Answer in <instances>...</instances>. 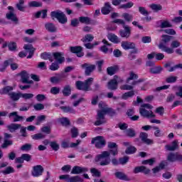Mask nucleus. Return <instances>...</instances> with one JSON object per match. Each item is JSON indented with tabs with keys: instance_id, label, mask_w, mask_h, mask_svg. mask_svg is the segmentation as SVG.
I'll return each instance as SVG.
<instances>
[{
	"instance_id": "1",
	"label": "nucleus",
	"mask_w": 182,
	"mask_h": 182,
	"mask_svg": "<svg viewBox=\"0 0 182 182\" xmlns=\"http://www.w3.org/2000/svg\"><path fill=\"white\" fill-rule=\"evenodd\" d=\"M108 151H103L101 154H97L95 158V163L102 166H109L112 162L110 156H117L119 154V146L116 142H108Z\"/></svg>"
},
{
	"instance_id": "2",
	"label": "nucleus",
	"mask_w": 182,
	"mask_h": 182,
	"mask_svg": "<svg viewBox=\"0 0 182 182\" xmlns=\"http://www.w3.org/2000/svg\"><path fill=\"white\" fill-rule=\"evenodd\" d=\"M99 109L97 112L96 121L95 122V126H102V124H106V114L110 116V117H114L117 114L116 109L110 107H103V103L100 102L98 105Z\"/></svg>"
},
{
	"instance_id": "3",
	"label": "nucleus",
	"mask_w": 182,
	"mask_h": 182,
	"mask_svg": "<svg viewBox=\"0 0 182 182\" xmlns=\"http://www.w3.org/2000/svg\"><path fill=\"white\" fill-rule=\"evenodd\" d=\"M93 83V77H89L84 82L77 80L75 82V87L77 90H82V92H89L92 90L90 86Z\"/></svg>"
},
{
	"instance_id": "4",
	"label": "nucleus",
	"mask_w": 182,
	"mask_h": 182,
	"mask_svg": "<svg viewBox=\"0 0 182 182\" xmlns=\"http://www.w3.org/2000/svg\"><path fill=\"white\" fill-rule=\"evenodd\" d=\"M181 46V43L180 41L175 40L171 43V48L166 46L163 43H160L159 48L162 50V52H166L168 55H171L174 53V49L180 48Z\"/></svg>"
},
{
	"instance_id": "5",
	"label": "nucleus",
	"mask_w": 182,
	"mask_h": 182,
	"mask_svg": "<svg viewBox=\"0 0 182 182\" xmlns=\"http://www.w3.org/2000/svg\"><path fill=\"white\" fill-rule=\"evenodd\" d=\"M50 17L52 19H57L59 23H61L62 25H65V23L68 22L66 14L60 10L51 11Z\"/></svg>"
},
{
	"instance_id": "6",
	"label": "nucleus",
	"mask_w": 182,
	"mask_h": 182,
	"mask_svg": "<svg viewBox=\"0 0 182 182\" xmlns=\"http://www.w3.org/2000/svg\"><path fill=\"white\" fill-rule=\"evenodd\" d=\"M91 144H95L96 149H103L106 146V139L103 136H97L92 139Z\"/></svg>"
},
{
	"instance_id": "7",
	"label": "nucleus",
	"mask_w": 182,
	"mask_h": 182,
	"mask_svg": "<svg viewBox=\"0 0 182 182\" xmlns=\"http://www.w3.org/2000/svg\"><path fill=\"white\" fill-rule=\"evenodd\" d=\"M123 29H120L119 31V35L122 38H124L125 39H129L132 36V27L129 26H123Z\"/></svg>"
},
{
	"instance_id": "8",
	"label": "nucleus",
	"mask_w": 182,
	"mask_h": 182,
	"mask_svg": "<svg viewBox=\"0 0 182 182\" xmlns=\"http://www.w3.org/2000/svg\"><path fill=\"white\" fill-rule=\"evenodd\" d=\"M119 77L117 75H114V78L110 80L107 83V88L109 90H117V86L119 85V82H123V80H120L117 81Z\"/></svg>"
},
{
	"instance_id": "9",
	"label": "nucleus",
	"mask_w": 182,
	"mask_h": 182,
	"mask_svg": "<svg viewBox=\"0 0 182 182\" xmlns=\"http://www.w3.org/2000/svg\"><path fill=\"white\" fill-rule=\"evenodd\" d=\"M9 65L11 66V70H16V69H18V64L12 63V58H10L9 60H6L4 62L2 68H0V72H5V70H6V68H8Z\"/></svg>"
},
{
	"instance_id": "10",
	"label": "nucleus",
	"mask_w": 182,
	"mask_h": 182,
	"mask_svg": "<svg viewBox=\"0 0 182 182\" xmlns=\"http://www.w3.org/2000/svg\"><path fill=\"white\" fill-rule=\"evenodd\" d=\"M167 161L169 163H174L176 161H182V155L178 152H170L167 156Z\"/></svg>"
},
{
	"instance_id": "11",
	"label": "nucleus",
	"mask_w": 182,
	"mask_h": 182,
	"mask_svg": "<svg viewBox=\"0 0 182 182\" xmlns=\"http://www.w3.org/2000/svg\"><path fill=\"white\" fill-rule=\"evenodd\" d=\"M43 171H45V169L41 165L34 166L31 170V176L33 177H41L43 174Z\"/></svg>"
},
{
	"instance_id": "12",
	"label": "nucleus",
	"mask_w": 182,
	"mask_h": 182,
	"mask_svg": "<svg viewBox=\"0 0 182 182\" xmlns=\"http://www.w3.org/2000/svg\"><path fill=\"white\" fill-rule=\"evenodd\" d=\"M82 69H85V76H90L92 75V73L96 69V65H90L87 63H85L82 65H81Z\"/></svg>"
},
{
	"instance_id": "13",
	"label": "nucleus",
	"mask_w": 182,
	"mask_h": 182,
	"mask_svg": "<svg viewBox=\"0 0 182 182\" xmlns=\"http://www.w3.org/2000/svg\"><path fill=\"white\" fill-rule=\"evenodd\" d=\"M70 50L71 53H75L77 58H82V56L85 55V53H83V48L82 46H71L70 47Z\"/></svg>"
},
{
	"instance_id": "14",
	"label": "nucleus",
	"mask_w": 182,
	"mask_h": 182,
	"mask_svg": "<svg viewBox=\"0 0 182 182\" xmlns=\"http://www.w3.org/2000/svg\"><path fill=\"white\" fill-rule=\"evenodd\" d=\"M139 114L142 117L146 119H151L153 117H156V115L153 114V111L151 110H146V108L140 107L139 108Z\"/></svg>"
},
{
	"instance_id": "15",
	"label": "nucleus",
	"mask_w": 182,
	"mask_h": 182,
	"mask_svg": "<svg viewBox=\"0 0 182 182\" xmlns=\"http://www.w3.org/2000/svg\"><path fill=\"white\" fill-rule=\"evenodd\" d=\"M53 56L55 59V60H56L57 63H58L59 65H62V63H63V62H65V53H62V52H55L53 53Z\"/></svg>"
},
{
	"instance_id": "16",
	"label": "nucleus",
	"mask_w": 182,
	"mask_h": 182,
	"mask_svg": "<svg viewBox=\"0 0 182 182\" xmlns=\"http://www.w3.org/2000/svg\"><path fill=\"white\" fill-rule=\"evenodd\" d=\"M87 171L89 169L86 167L75 166L71 171V174H82V173H87Z\"/></svg>"
},
{
	"instance_id": "17",
	"label": "nucleus",
	"mask_w": 182,
	"mask_h": 182,
	"mask_svg": "<svg viewBox=\"0 0 182 182\" xmlns=\"http://www.w3.org/2000/svg\"><path fill=\"white\" fill-rule=\"evenodd\" d=\"M166 150L168 151H176V150H178V140L175 139L171 142V145L166 144L165 146Z\"/></svg>"
},
{
	"instance_id": "18",
	"label": "nucleus",
	"mask_w": 182,
	"mask_h": 182,
	"mask_svg": "<svg viewBox=\"0 0 182 182\" xmlns=\"http://www.w3.org/2000/svg\"><path fill=\"white\" fill-rule=\"evenodd\" d=\"M113 7H112V4L109 2H106L104 4V6L101 9V13L102 15H109L110 12H112Z\"/></svg>"
},
{
	"instance_id": "19",
	"label": "nucleus",
	"mask_w": 182,
	"mask_h": 182,
	"mask_svg": "<svg viewBox=\"0 0 182 182\" xmlns=\"http://www.w3.org/2000/svg\"><path fill=\"white\" fill-rule=\"evenodd\" d=\"M134 174H139V173H144L146 176L150 174V169L144 166H136L134 169Z\"/></svg>"
},
{
	"instance_id": "20",
	"label": "nucleus",
	"mask_w": 182,
	"mask_h": 182,
	"mask_svg": "<svg viewBox=\"0 0 182 182\" xmlns=\"http://www.w3.org/2000/svg\"><path fill=\"white\" fill-rule=\"evenodd\" d=\"M63 79H65L64 75L56 74V76L50 77V82L52 83V85H58V83H60Z\"/></svg>"
},
{
	"instance_id": "21",
	"label": "nucleus",
	"mask_w": 182,
	"mask_h": 182,
	"mask_svg": "<svg viewBox=\"0 0 182 182\" xmlns=\"http://www.w3.org/2000/svg\"><path fill=\"white\" fill-rule=\"evenodd\" d=\"M147 137H149V135L146 132H141L139 134V138L143 143H145V144H152L153 140L148 139Z\"/></svg>"
},
{
	"instance_id": "22",
	"label": "nucleus",
	"mask_w": 182,
	"mask_h": 182,
	"mask_svg": "<svg viewBox=\"0 0 182 182\" xmlns=\"http://www.w3.org/2000/svg\"><path fill=\"white\" fill-rule=\"evenodd\" d=\"M114 176L116 178H118V180H122L123 181H130L129 176H127L126 173L122 171L115 172Z\"/></svg>"
},
{
	"instance_id": "23",
	"label": "nucleus",
	"mask_w": 182,
	"mask_h": 182,
	"mask_svg": "<svg viewBox=\"0 0 182 182\" xmlns=\"http://www.w3.org/2000/svg\"><path fill=\"white\" fill-rule=\"evenodd\" d=\"M21 77L22 83H28V85H31L33 83V80H29L28 77V73L26 70H23L20 73Z\"/></svg>"
},
{
	"instance_id": "24",
	"label": "nucleus",
	"mask_w": 182,
	"mask_h": 182,
	"mask_svg": "<svg viewBox=\"0 0 182 182\" xmlns=\"http://www.w3.org/2000/svg\"><path fill=\"white\" fill-rule=\"evenodd\" d=\"M8 46L9 50H11V52H14V50H16V43L15 42H11L8 44L7 42H4L2 45V49H5Z\"/></svg>"
},
{
	"instance_id": "25",
	"label": "nucleus",
	"mask_w": 182,
	"mask_h": 182,
	"mask_svg": "<svg viewBox=\"0 0 182 182\" xmlns=\"http://www.w3.org/2000/svg\"><path fill=\"white\" fill-rule=\"evenodd\" d=\"M34 16L36 19H39L41 16L42 19H46V18L48 17V10L43 9V10L38 11L35 14Z\"/></svg>"
},
{
	"instance_id": "26",
	"label": "nucleus",
	"mask_w": 182,
	"mask_h": 182,
	"mask_svg": "<svg viewBox=\"0 0 182 182\" xmlns=\"http://www.w3.org/2000/svg\"><path fill=\"white\" fill-rule=\"evenodd\" d=\"M119 69L120 68L117 65L110 66L107 68V73L109 76H113V75H114L117 72H119Z\"/></svg>"
},
{
	"instance_id": "27",
	"label": "nucleus",
	"mask_w": 182,
	"mask_h": 182,
	"mask_svg": "<svg viewBox=\"0 0 182 182\" xmlns=\"http://www.w3.org/2000/svg\"><path fill=\"white\" fill-rule=\"evenodd\" d=\"M45 28L48 32H50L51 33H55L56 32L57 28L53 23L48 22L45 23Z\"/></svg>"
},
{
	"instance_id": "28",
	"label": "nucleus",
	"mask_w": 182,
	"mask_h": 182,
	"mask_svg": "<svg viewBox=\"0 0 182 182\" xmlns=\"http://www.w3.org/2000/svg\"><path fill=\"white\" fill-rule=\"evenodd\" d=\"M9 119H11V117H14L13 121L14 122H21V121L23 120V117L19 116L18 114V112H13L9 113Z\"/></svg>"
},
{
	"instance_id": "29",
	"label": "nucleus",
	"mask_w": 182,
	"mask_h": 182,
	"mask_svg": "<svg viewBox=\"0 0 182 182\" xmlns=\"http://www.w3.org/2000/svg\"><path fill=\"white\" fill-rule=\"evenodd\" d=\"M6 18L9 19V21H12V22H15L18 23L19 22V19L16 17V14H14L12 11H9L6 14Z\"/></svg>"
},
{
	"instance_id": "30",
	"label": "nucleus",
	"mask_w": 182,
	"mask_h": 182,
	"mask_svg": "<svg viewBox=\"0 0 182 182\" xmlns=\"http://www.w3.org/2000/svg\"><path fill=\"white\" fill-rule=\"evenodd\" d=\"M23 49L26 50H29V54L27 56V59H32L33 57V54L35 53V48L32 46H29L28 44L24 45Z\"/></svg>"
},
{
	"instance_id": "31",
	"label": "nucleus",
	"mask_w": 182,
	"mask_h": 182,
	"mask_svg": "<svg viewBox=\"0 0 182 182\" xmlns=\"http://www.w3.org/2000/svg\"><path fill=\"white\" fill-rule=\"evenodd\" d=\"M41 59L43 60H49L50 62H53V55L50 53L44 52L41 54Z\"/></svg>"
},
{
	"instance_id": "32",
	"label": "nucleus",
	"mask_w": 182,
	"mask_h": 182,
	"mask_svg": "<svg viewBox=\"0 0 182 182\" xmlns=\"http://www.w3.org/2000/svg\"><path fill=\"white\" fill-rule=\"evenodd\" d=\"M163 72V67L161 66H154L149 69V73L152 75H160Z\"/></svg>"
},
{
	"instance_id": "33",
	"label": "nucleus",
	"mask_w": 182,
	"mask_h": 182,
	"mask_svg": "<svg viewBox=\"0 0 182 182\" xmlns=\"http://www.w3.org/2000/svg\"><path fill=\"white\" fill-rule=\"evenodd\" d=\"M9 96L14 102H18V100L21 97V92H12L9 93Z\"/></svg>"
},
{
	"instance_id": "34",
	"label": "nucleus",
	"mask_w": 182,
	"mask_h": 182,
	"mask_svg": "<svg viewBox=\"0 0 182 182\" xmlns=\"http://www.w3.org/2000/svg\"><path fill=\"white\" fill-rule=\"evenodd\" d=\"M60 109L64 112V113H71L72 114H76V110L72 107L69 106H61Z\"/></svg>"
},
{
	"instance_id": "35",
	"label": "nucleus",
	"mask_w": 182,
	"mask_h": 182,
	"mask_svg": "<svg viewBox=\"0 0 182 182\" xmlns=\"http://www.w3.org/2000/svg\"><path fill=\"white\" fill-rule=\"evenodd\" d=\"M107 39L112 42V43H120V38L114 33L108 34Z\"/></svg>"
},
{
	"instance_id": "36",
	"label": "nucleus",
	"mask_w": 182,
	"mask_h": 182,
	"mask_svg": "<svg viewBox=\"0 0 182 182\" xmlns=\"http://www.w3.org/2000/svg\"><path fill=\"white\" fill-rule=\"evenodd\" d=\"M62 93L65 97L70 96V95H72V88L70 87V85H65L62 90Z\"/></svg>"
},
{
	"instance_id": "37",
	"label": "nucleus",
	"mask_w": 182,
	"mask_h": 182,
	"mask_svg": "<svg viewBox=\"0 0 182 182\" xmlns=\"http://www.w3.org/2000/svg\"><path fill=\"white\" fill-rule=\"evenodd\" d=\"M166 167V164H164V161H162L158 166L154 167L152 168V171L154 174H156V173H159L161 170H164Z\"/></svg>"
},
{
	"instance_id": "38",
	"label": "nucleus",
	"mask_w": 182,
	"mask_h": 182,
	"mask_svg": "<svg viewBox=\"0 0 182 182\" xmlns=\"http://www.w3.org/2000/svg\"><path fill=\"white\" fill-rule=\"evenodd\" d=\"M14 90V87L7 85L0 90V95H9V92Z\"/></svg>"
},
{
	"instance_id": "39",
	"label": "nucleus",
	"mask_w": 182,
	"mask_h": 182,
	"mask_svg": "<svg viewBox=\"0 0 182 182\" xmlns=\"http://www.w3.org/2000/svg\"><path fill=\"white\" fill-rule=\"evenodd\" d=\"M7 129L11 132V133H14L15 130H18V129H21V124H11L7 125Z\"/></svg>"
},
{
	"instance_id": "40",
	"label": "nucleus",
	"mask_w": 182,
	"mask_h": 182,
	"mask_svg": "<svg viewBox=\"0 0 182 182\" xmlns=\"http://www.w3.org/2000/svg\"><path fill=\"white\" fill-rule=\"evenodd\" d=\"M139 79V75L133 71L129 72V77L127 78L126 83H130V80H135Z\"/></svg>"
},
{
	"instance_id": "41",
	"label": "nucleus",
	"mask_w": 182,
	"mask_h": 182,
	"mask_svg": "<svg viewBox=\"0 0 182 182\" xmlns=\"http://www.w3.org/2000/svg\"><path fill=\"white\" fill-rule=\"evenodd\" d=\"M24 4L25 0H18V3L16 4V8H17L20 12H25V6H23Z\"/></svg>"
},
{
	"instance_id": "42",
	"label": "nucleus",
	"mask_w": 182,
	"mask_h": 182,
	"mask_svg": "<svg viewBox=\"0 0 182 182\" xmlns=\"http://www.w3.org/2000/svg\"><path fill=\"white\" fill-rule=\"evenodd\" d=\"M134 6V3L132 1H129L126 4H121L119 6V9H130V8H133Z\"/></svg>"
},
{
	"instance_id": "43",
	"label": "nucleus",
	"mask_w": 182,
	"mask_h": 182,
	"mask_svg": "<svg viewBox=\"0 0 182 182\" xmlns=\"http://www.w3.org/2000/svg\"><path fill=\"white\" fill-rule=\"evenodd\" d=\"M134 95H135L134 90H131V91L124 92L122 95V99H123V100H127L129 97H133Z\"/></svg>"
},
{
	"instance_id": "44",
	"label": "nucleus",
	"mask_w": 182,
	"mask_h": 182,
	"mask_svg": "<svg viewBox=\"0 0 182 182\" xmlns=\"http://www.w3.org/2000/svg\"><path fill=\"white\" fill-rule=\"evenodd\" d=\"M160 22H161L160 28H161V29H164V28H171V26H173L171 23H170V22H168V21H163L161 20L160 21L156 22L157 25H159Z\"/></svg>"
},
{
	"instance_id": "45",
	"label": "nucleus",
	"mask_w": 182,
	"mask_h": 182,
	"mask_svg": "<svg viewBox=\"0 0 182 182\" xmlns=\"http://www.w3.org/2000/svg\"><path fill=\"white\" fill-rule=\"evenodd\" d=\"M2 174L4 176H7V174H12V173H15V168L12 166H7L4 170L1 171Z\"/></svg>"
},
{
	"instance_id": "46",
	"label": "nucleus",
	"mask_w": 182,
	"mask_h": 182,
	"mask_svg": "<svg viewBox=\"0 0 182 182\" xmlns=\"http://www.w3.org/2000/svg\"><path fill=\"white\" fill-rule=\"evenodd\" d=\"M45 120H46V115H40V116L37 117L36 121L35 123L36 126H41V124H42V123H43V122H45Z\"/></svg>"
},
{
	"instance_id": "47",
	"label": "nucleus",
	"mask_w": 182,
	"mask_h": 182,
	"mask_svg": "<svg viewBox=\"0 0 182 182\" xmlns=\"http://www.w3.org/2000/svg\"><path fill=\"white\" fill-rule=\"evenodd\" d=\"M42 3L36 1H31L28 2L29 8H41L42 7Z\"/></svg>"
},
{
	"instance_id": "48",
	"label": "nucleus",
	"mask_w": 182,
	"mask_h": 182,
	"mask_svg": "<svg viewBox=\"0 0 182 182\" xmlns=\"http://www.w3.org/2000/svg\"><path fill=\"white\" fill-rule=\"evenodd\" d=\"M78 20L80 23H85V25H89V23H90V18L88 16H80Z\"/></svg>"
},
{
	"instance_id": "49",
	"label": "nucleus",
	"mask_w": 182,
	"mask_h": 182,
	"mask_svg": "<svg viewBox=\"0 0 182 182\" xmlns=\"http://www.w3.org/2000/svg\"><path fill=\"white\" fill-rule=\"evenodd\" d=\"M149 8H151V9L155 12H159V11H161V9H163V6L161 5L156 4H151Z\"/></svg>"
},
{
	"instance_id": "50",
	"label": "nucleus",
	"mask_w": 182,
	"mask_h": 182,
	"mask_svg": "<svg viewBox=\"0 0 182 182\" xmlns=\"http://www.w3.org/2000/svg\"><path fill=\"white\" fill-rule=\"evenodd\" d=\"M137 151V149L135 146H130L125 150L126 154H134Z\"/></svg>"
},
{
	"instance_id": "51",
	"label": "nucleus",
	"mask_w": 182,
	"mask_h": 182,
	"mask_svg": "<svg viewBox=\"0 0 182 182\" xmlns=\"http://www.w3.org/2000/svg\"><path fill=\"white\" fill-rule=\"evenodd\" d=\"M60 123L62 124V126H65V127L70 126V121L67 117L60 118Z\"/></svg>"
},
{
	"instance_id": "52",
	"label": "nucleus",
	"mask_w": 182,
	"mask_h": 182,
	"mask_svg": "<svg viewBox=\"0 0 182 182\" xmlns=\"http://www.w3.org/2000/svg\"><path fill=\"white\" fill-rule=\"evenodd\" d=\"M70 133L73 139H76L79 136V130L75 127L71 128Z\"/></svg>"
},
{
	"instance_id": "53",
	"label": "nucleus",
	"mask_w": 182,
	"mask_h": 182,
	"mask_svg": "<svg viewBox=\"0 0 182 182\" xmlns=\"http://www.w3.org/2000/svg\"><path fill=\"white\" fill-rule=\"evenodd\" d=\"M20 150L21 151H31L32 150V144H25L21 146Z\"/></svg>"
},
{
	"instance_id": "54",
	"label": "nucleus",
	"mask_w": 182,
	"mask_h": 182,
	"mask_svg": "<svg viewBox=\"0 0 182 182\" xmlns=\"http://www.w3.org/2000/svg\"><path fill=\"white\" fill-rule=\"evenodd\" d=\"M95 37L92 34H86L84 38L81 39L82 42H92Z\"/></svg>"
},
{
	"instance_id": "55",
	"label": "nucleus",
	"mask_w": 182,
	"mask_h": 182,
	"mask_svg": "<svg viewBox=\"0 0 182 182\" xmlns=\"http://www.w3.org/2000/svg\"><path fill=\"white\" fill-rule=\"evenodd\" d=\"M122 18L127 22H132V21H133V16L132 14H129V13L122 14Z\"/></svg>"
},
{
	"instance_id": "56",
	"label": "nucleus",
	"mask_w": 182,
	"mask_h": 182,
	"mask_svg": "<svg viewBox=\"0 0 182 182\" xmlns=\"http://www.w3.org/2000/svg\"><path fill=\"white\" fill-rule=\"evenodd\" d=\"M46 136L42 133L35 134L31 136V139L33 140H42V139H45Z\"/></svg>"
},
{
	"instance_id": "57",
	"label": "nucleus",
	"mask_w": 182,
	"mask_h": 182,
	"mask_svg": "<svg viewBox=\"0 0 182 182\" xmlns=\"http://www.w3.org/2000/svg\"><path fill=\"white\" fill-rule=\"evenodd\" d=\"M129 159L130 158L127 156L121 157L119 159V164H122V166H124V164H127V163H129Z\"/></svg>"
},
{
	"instance_id": "58",
	"label": "nucleus",
	"mask_w": 182,
	"mask_h": 182,
	"mask_svg": "<svg viewBox=\"0 0 182 182\" xmlns=\"http://www.w3.org/2000/svg\"><path fill=\"white\" fill-rule=\"evenodd\" d=\"M69 182H83V178L79 176H70Z\"/></svg>"
},
{
	"instance_id": "59",
	"label": "nucleus",
	"mask_w": 182,
	"mask_h": 182,
	"mask_svg": "<svg viewBox=\"0 0 182 182\" xmlns=\"http://www.w3.org/2000/svg\"><path fill=\"white\" fill-rule=\"evenodd\" d=\"M50 146L54 151H58V150H59V149H60V146H59L58 142H56V141H50Z\"/></svg>"
},
{
	"instance_id": "60",
	"label": "nucleus",
	"mask_w": 182,
	"mask_h": 182,
	"mask_svg": "<svg viewBox=\"0 0 182 182\" xmlns=\"http://www.w3.org/2000/svg\"><path fill=\"white\" fill-rule=\"evenodd\" d=\"M90 173L92 174L93 177H100V176H102L100 171L96 168H92L90 169Z\"/></svg>"
},
{
	"instance_id": "61",
	"label": "nucleus",
	"mask_w": 182,
	"mask_h": 182,
	"mask_svg": "<svg viewBox=\"0 0 182 182\" xmlns=\"http://www.w3.org/2000/svg\"><path fill=\"white\" fill-rule=\"evenodd\" d=\"M59 63H52L51 65L49 66L50 70L55 72L56 70H59Z\"/></svg>"
},
{
	"instance_id": "62",
	"label": "nucleus",
	"mask_w": 182,
	"mask_h": 182,
	"mask_svg": "<svg viewBox=\"0 0 182 182\" xmlns=\"http://www.w3.org/2000/svg\"><path fill=\"white\" fill-rule=\"evenodd\" d=\"M12 144H14L12 141L4 139L3 144H1V149H6L9 147V146H12Z\"/></svg>"
},
{
	"instance_id": "63",
	"label": "nucleus",
	"mask_w": 182,
	"mask_h": 182,
	"mask_svg": "<svg viewBox=\"0 0 182 182\" xmlns=\"http://www.w3.org/2000/svg\"><path fill=\"white\" fill-rule=\"evenodd\" d=\"M33 94L32 93H22L21 97L24 99V100H29V99H32L33 97Z\"/></svg>"
},
{
	"instance_id": "64",
	"label": "nucleus",
	"mask_w": 182,
	"mask_h": 182,
	"mask_svg": "<svg viewBox=\"0 0 182 182\" xmlns=\"http://www.w3.org/2000/svg\"><path fill=\"white\" fill-rule=\"evenodd\" d=\"M173 39V36L168 35H162V42L168 43Z\"/></svg>"
}]
</instances>
